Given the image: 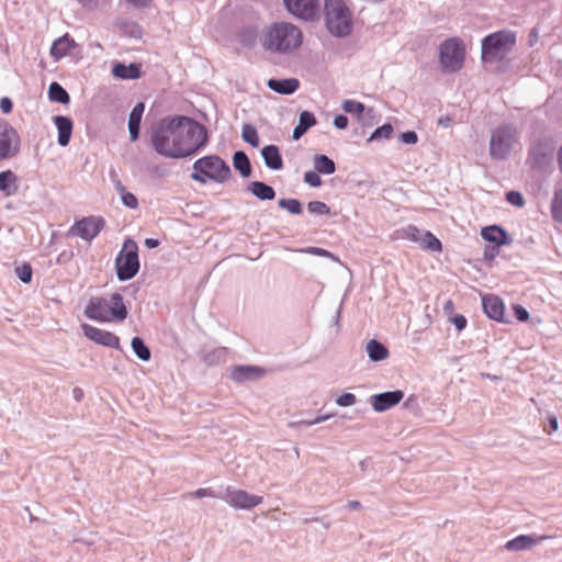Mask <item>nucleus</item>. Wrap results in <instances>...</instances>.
Masks as SVG:
<instances>
[{
  "label": "nucleus",
  "instance_id": "1",
  "mask_svg": "<svg viewBox=\"0 0 562 562\" xmlns=\"http://www.w3.org/2000/svg\"><path fill=\"white\" fill-rule=\"evenodd\" d=\"M207 140L205 126L186 116L161 120L151 134L155 150L169 158L190 156L204 147Z\"/></svg>",
  "mask_w": 562,
  "mask_h": 562
},
{
  "label": "nucleus",
  "instance_id": "2",
  "mask_svg": "<svg viewBox=\"0 0 562 562\" xmlns=\"http://www.w3.org/2000/svg\"><path fill=\"white\" fill-rule=\"evenodd\" d=\"M259 41L268 52L286 54L302 45L303 33L290 22H276L262 31Z\"/></svg>",
  "mask_w": 562,
  "mask_h": 562
},
{
  "label": "nucleus",
  "instance_id": "3",
  "mask_svg": "<svg viewBox=\"0 0 562 562\" xmlns=\"http://www.w3.org/2000/svg\"><path fill=\"white\" fill-rule=\"evenodd\" d=\"M85 315L100 323L123 322L127 317V307L119 293L109 297L92 296L85 307Z\"/></svg>",
  "mask_w": 562,
  "mask_h": 562
},
{
  "label": "nucleus",
  "instance_id": "4",
  "mask_svg": "<svg viewBox=\"0 0 562 562\" xmlns=\"http://www.w3.org/2000/svg\"><path fill=\"white\" fill-rule=\"evenodd\" d=\"M229 166L220 156L207 155L193 164L191 178L201 184L206 182L224 183L231 179Z\"/></svg>",
  "mask_w": 562,
  "mask_h": 562
},
{
  "label": "nucleus",
  "instance_id": "5",
  "mask_svg": "<svg viewBox=\"0 0 562 562\" xmlns=\"http://www.w3.org/2000/svg\"><path fill=\"white\" fill-rule=\"evenodd\" d=\"M326 27L337 37L351 33L352 14L344 0H325Z\"/></svg>",
  "mask_w": 562,
  "mask_h": 562
},
{
  "label": "nucleus",
  "instance_id": "6",
  "mask_svg": "<svg viewBox=\"0 0 562 562\" xmlns=\"http://www.w3.org/2000/svg\"><path fill=\"white\" fill-rule=\"evenodd\" d=\"M516 44V35L512 31H498L487 35L482 42V60L493 63L502 60Z\"/></svg>",
  "mask_w": 562,
  "mask_h": 562
},
{
  "label": "nucleus",
  "instance_id": "7",
  "mask_svg": "<svg viewBox=\"0 0 562 562\" xmlns=\"http://www.w3.org/2000/svg\"><path fill=\"white\" fill-rule=\"evenodd\" d=\"M518 144L517 128L512 124H501L491 134L490 155L493 159L505 160Z\"/></svg>",
  "mask_w": 562,
  "mask_h": 562
},
{
  "label": "nucleus",
  "instance_id": "8",
  "mask_svg": "<svg viewBox=\"0 0 562 562\" xmlns=\"http://www.w3.org/2000/svg\"><path fill=\"white\" fill-rule=\"evenodd\" d=\"M117 278L121 281L132 279L139 269L138 246L132 239L123 243L122 249L115 259Z\"/></svg>",
  "mask_w": 562,
  "mask_h": 562
},
{
  "label": "nucleus",
  "instance_id": "9",
  "mask_svg": "<svg viewBox=\"0 0 562 562\" xmlns=\"http://www.w3.org/2000/svg\"><path fill=\"white\" fill-rule=\"evenodd\" d=\"M465 48L462 41L452 37L445 41L439 48V59L446 71L454 72L463 67Z\"/></svg>",
  "mask_w": 562,
  "mask_h": 562
},
{
  "label": "nucleus",
  "instance_id": "10",
  "mask_svg": "<svg viewBox=\"0 0 562 562\" xmlns=\"http://www.w3.org/2000/svg\"><path fill=\"white\" fill-rule=\"evenodd\" d=\"M21 139L16 130L0 120V161L15 157L20 151Z\"/></svg>",
  "mask_w": 562,
  "mask_h": 562
},
{
  "label": "nucleus",
  "instance_id": "11",
  "mask_svg": "<svg viewBox=\"0 0 562 562\" xmlns=\"http://www.w3.org/2000/svg\"><path fill=\"white\" fill-rule=\"evenodd\" d=\"M226 503L236 509L249 510L260 505L262 496L250 494L245 490L228 486L225 491Z\"/></svg>",
  "mask_w": 562,
  "mask_h": 562
},
{
  "label": "nucleus",
  "instance_id": "12",
  "mask_svg": "<svg viewBox=\"0 0 562 562\" xmlns=\"http://www.w3.org/2000/svg\"><path fill=\"white\" fill-rule=\"evenodd\" d=\"M104 220L101 216H88L76 222L70 228V234L85 240H92L104 227Z\"/></svg>",
  "mask_w": 562,
  "mask_h": 562
},
{
  "label": "nucleus",
  "instance_id": "13",
  "mask_svg": "<svg viewBox=\"0 0 562 562\" xmlns=\"http://www.w3.org/2000/svg\"><path fill=\"white\" fill-rule=\"evenodd\" d=\"M288 11L303 20H313L318 11V0H283Z\"/></svg>",
  "mask_w": 562,
  "mask_h": 562
},
{
  "label": "nucleus",
  "instance_id": "14",
  "mask_svg": "<svg viewBox=\"0 0 562 562\" xmlns=\"http://www.w3.org/2000/svg\"><path fill=\"white\" fill-rule=\"evenodd\" d=\"M81 328L85 336L93 342L105 347L120 348V338L115 334L89 324H82Z\"/></svg>",
  "mask_w": 562,
  "mask_h": 562
},
{
  "label": "nucleus",
  "instance_id": "15",
  "mask_svg": "<svg viewBox=\"0 0 562 562\" xmlns=\"http://www.w3.org/2000/svg\"><path fill=\"white\" fill-rule=\"evenodd\" d=\"M404 397V392L401 390L384 392L375 394L371 397V404L375 412H384L396 404Z\"/></svg>",
  "mask_w": 562,
  "mask_h": 562
},
{
  "label": "nucleus",
  "instance_id": "16",
  "mask_svg": "<svg viewBox=\"0 0 562 562\" xmlns=\"http://www.w3.org/2000/svg\"><path fill=\"white\" fill-rule=\"evenodd\" d=\"M482 305L484 313L491 318L496 322H505L504 319V312L505 306L501 297L497 295L488 294L483 296L482 299Z\"/></svg>",
  "mask_w": 562,
  "mask_h": 562
},
{
  "label": "nucleus",
  "instance_id": "17",
  "mask_svg": "<svg viewBox=\"0 0 562 562\" xmlns=\"http://www.w3.org/2000/svg\"><path fill=\"white\" fill-rule=\"evenodd\" d=\"M553 153V146L549 140H539L529 151V160L535 167L541 166Z\"/></svg>",
  "mask_w": 562,
  "mask_h": 562
},
{
  "label": "nucleus",
  "instance_id": "18",
  "mask_svg": "<svg viewBox=\"0 0 562 562\" xmlns=\"http://www.w3.org/2000/svg\"><path fill=\"white\" fill-rule=\"evenodd\" d=\"M54 123L58 131V144L63 147L67 146L72 134V121L67 116L57 115L54 117Z\"/></svg>",
  "mask_w": 562,
  "mask_h": 562
},
{
  "label": "nucleus",
  "instance_id": "19",
  "mask_svg": "<svg viewBox=\"0 0 562 562\" xmlns=\"http://www.w3.org/2000/svg\"><path fill=\"white\" fill-rule=\"evenodd\" d=\"M268 87L280 94H291L300 87V81L296 78L289 79H269Z\"/></svg>",
  "mask_w": 562,
  "mask_h": 562
},
{
  "label": "nucleus",
  "instance_id": "20",
  "mask_svg": "<svg viewBox=\"0 0 562 562\" xmlns=\"http://www.w3.org/2000/svg\"><path fill=\"white\" fill-rule=\"evenodd\" d=\"M482 237L491 243L496 244L497 246H504L509 244V239L505 229L497 225H491L484 227L481 232Z\"/></svg>",
  "mask_w": 562,
  "mask_h": 562
},
{
  "label": "nucleus",
  "instance_id": "21",
  "mask_svg": "<svg viewBox=\"0 0 562 562\" xmlns=\"http://www.w3.org/2000/svg\"><path fill=\"white\" fill-rule=\"evenodd\" d=\"M144 110H145L144 103L139 102L133 108V110L130 114L128 130H130L131 139L133 142H135L138 138L139 125H140Z\"/></svg>",
  "mask_w": 562,
  "mask_h": 562
},
{
  "label": "nucleus",
  "instance_id": "22",
  "mask_svg": "<svg viewBox=\"0 0 562 562\" xmlns=\"http://www.w3.org/2000/svg\"><path fill=\"white\" fill-rule=\"evenodd\" d=\"M317 121L315 115L310 111H303L300 114L299 124L294 127L293 139H300L308 128L316 125Z\"/></svg>",
  "mask_w": 562,
  "mask_h": 562
},
{
  "label": "nucleus",
  "instance_id": "23",
  "mask_svg": "<svg viewBox=\"0 0 562 562\" xmlns=\"http://www.w3.org/2000/svg\"><path fill=\"white\" fill-rule=\"evenodd\" d=\"M265 371L261 368L252 367V366H240L235 367L232 370V379L237 382H244L246 380L252 379V378H259L263 375Z\"/></svg>",
  "mask_w": 562,
  "mask_h": 562
},
{
  "label": "nucleus",
  "instance_id": "24",
  "mask_svg": "<svg viewBox=\"0 0 562 562\" xmlns=\"http://www.w3.org/2000/svg\"><path fill=\"white\" fill-rule=\"evenodd\" d=\"M267 167L279 170L283 167V161L279 153V148L274 145L265 146L261 150Z\"/></svg>",
  "mask_w": 562,
  "mask_h": 562
},
{
  "label": "nucleus",
  "instance_id": "25",
  "mask_svg": "<svg viewBox=\"0 0 562 562\" xmlns=\"http://www.w3.org/2000/svg\"><path fill=\"white\" fill-rule=\"evenodd\" d=\"M75 46V42L72 38H70L67 34L57 38L52 47H50V55L55 59H60L65 57L71 48Z\"/></svg>",
  "mask_w": 562,
  "mask_h": 562
},
{
  "label": "nucleus",
  "instance_id": "26",
  "mask_svg": "<svg viewBox=\"0 0 562 562\" xmlns=\"http://www.w3.org/2000/svg\"><path fill=\"white\" fill-rule=\"evenodd\" d=\"M0 191L12 195L18 191V177L11 170L0 172Z\"/></svg>",
  "mask_w": 562,
  "mask_h": 562
},
{
  "label": "nucleus",
  "instance_id": "27",
  "mask_svg": "<svg viewBox=\"0 0 562 562\" xmlns=\"http://www.w3.org/2000/svg\"><path fill=\"white\" fill-rule=\"evenodd\" d=\"M112 74L113 76L122 79H137L140 77L139 67L134 64H131L130 66L116 64L112 69Z\"/></svg>",
  "mask_w": 562,
  "mask_h": 562
},
{
  "label": "nucleus",
  "instance_id": "28",
  "mask_svg": "<svg viewBox=\"0 0 562 562\" xmlns=\"http://www.w3.org/2000/svg\"><path fill=\"white\" fill-rule=\"evenodd\" d=\"M313 164L315 170L323 175H331L336 170L334 160L323 154L315 155L313 158Z\"/></svg>",
  "mask_w": 562,
  "mask_h": 562
},
{
  "label": "nucleus",
  "instance_id": "29",
  "mask_svg": "<svg viewBox=\"0 0 562 562\" xmlns=\"http://www.w3.org/2000/svg\"><path fill=\"white\" fill-rule=\"evenodd\" d=\"M233 165L236 170L240 172L244 178L251 173V166L247 155L244 151H236L233 157Z\"/></svg>",
  "mask_w": 562,
  "mask_h": 562
},
{
  "label": "nucleus",
  "instance_id": "30",
  "mask_svg": "<svg viewBox=\"0 0 562 562\" xmlns=\"http://www.w3.org/2000/svg\"><path fill=\"white\" fill-rule=\"evenodd\" d=\"M250 191L260 200H273L276 196L273 188L260 181H254Z\"/></svg>",
  "mask_w": 562,
  "mask_h": 562
},
{
  "label": "nucleus",
  "instance_id": "31",
  "mask_svg": "<svg viewBox=\"0 0 562 562\" xmlns=\"http://www.w3.org/2000/svg\"><path fill=\"white\" fill-rule=\"evenodd\" d=\"M536 539L529 536H518L513 540H509L505 548L508 551H519L531 548L533 544H536Z\"/></svg>",
  "mask_w": 562,
  "mask_h": 562
},
{
  "label": "nucleus",
  "instance_id": "32",
  "mask_svg": "<svg viewBox=\"0 0 562 562\" xmlns=\"http://www.w3.org/2000/svg\"><path fill=\"white\" fill-rule=\"evenodd\" d=\"M367 352L372 361L384 360L389 355L387 349L381 342L374 339L368 342Z\"/></svg>",
  "mask_w": 562,
  "mask_h": 562
},
{
  "label": "nucleus",
  "instance_id": "33",
  "mask_svg": "<svg viewBox=\"0 0 562 562\" xmlns=\"http://www.w3.org/2000/svg\"><path fill=\"white\" fill-rule=\"evenodd\" d=\"M48 97L52 101L63 104H67L70 101L68 92L58 82L49 85Z\"/></svg>",
  "mask_w": 562,
  "mask_h": 562
},
{
  "label": "nucleus",
  "instance_id": "34",
  "mask_svg": "<svg viewBox=\"0 0 562 562\" xmlns=\"http://www.w3.org/2000/svg\"><path fill=\"white\" fill-rule=\"evenodd\" d=\"M420 246L425 249L439 252L442 250L441 241L430 232H425L420 238Z\"/></svg>",
  "mask_w": 562,
  "mask_h": 562
},
{
  "label": "nucleus",
  "instance_id": "35",
  "mask_svg": "<svg viewBox=\"0 0 562 562\" xmlns=\"http://www.w3.org/2000/svg\"><path fill=\"white\" fill-rule=\"evenodd\" d=\"M132 348L140 360L148 361L150 359V351L142 338L134 337L132 339Z\"/></svg>",
  "mask_w": 562,
  "mask_h": 562
},
{
  "label": "nucleus",
  "instance_id": "36",
  "mask_svg": "<svg viewBox=\"0 0 562 562\" xmlns=\"http://www.w3.org/2000/svg\"><path fill=\"white\" fill-rule=\"evenodd\" d=\"M241 137L252 147L259 146V136L256 128L249 124H245L241 130Z\"/></svg>",
  "mask_w": 562,
  "mask_h": 562
},
{
  "label": "nucleus",
  "instance_id": "37",
  "mask_svg": "<svg viewBox=\"0 0 562 562\" xmlns=\"http://www.w3.org/2000/svg\"><path fill=\"white\" fill-rule=\"evenodd\" d=\"M116 188L121 194L122 202L125 206H127L130 209H136L138 206V200L135 196V194L126 191L125 188L121 183H119L116 186Z\"/></svg>",
  "mask_w": 562,
  "mask_h": 562
},
{
  "label": "nucleus",
  "instance_id": "38",
  "mask_svg": "<svg viewBox=\"0 0 562 562\" xmlns=\"http://www.w3.org/2000/svg\"><path fill=\"white\" fill-rule=\"evenodd\" d=\"M342 110L347 113L360 116L364 111V104L355 100H345Z\"/></svg>",
  "mask_w": 562,
  "mask_h": 562
},
{
  "label": "nucleus",
  "instance_id": "39",
  "mask_svg": "<svg viewBox=\"0 0 562 562\" xmlns=\"http://www.w3.org/2000/svg\"><path fill=\"white\" fill-rule=\"evenodd\" d=\"M15 274L18 276V278L24 282V283H30L31 280H32V276H33V270H32V267L30 263H22L21 266H18L15 268Z\"/></svg>",
  "mask_w": 562,
  "mask_h": 562
},
{
  "label": "nucleus",
  "instance_id": "40",
  "mask_svg": "<svg viewBox=\"0 0 562 562\" xmlns=\"http://www.w3.org/2000/svg\"><path fill=\"white\" fill-rule=\"evenodd\" d=\"M279 205L292 214H300L302 212V205L296 199H282L279 201Z\"/></svg>",
  "mask_w": 562,
  "mask_h": 562
},
{
  "label": "nucleus",
  "instance_id": "41",
  "mask_svg": "<svg viewBox=\"0 0 562 562\" xmlns=\"http://www.w3.org/2000/svg\"><path fill=\"white\" fill-rule=\"evenodd\" d=\"M393 134V126L389 123L378 127L371 135L370 140L390 138Z\"/></svg>",
  "mask_w": 562,
  "mask_h": 562
},
{
  "label": "nucleus",
  "instance_id": "42",
  "mask_svg": "<svg viewBox=\"0 0 562 562\" xmlns=\"http://www.w3.org/2000/svg\"><path fill=\"white\" fill-rule=\"evenodd\" d=\"M304 181L311 187L317 188L322 186L319 172H317L316 170L306 171L304 175Z\"/></svg>",
  "mask_w": 562,
  "mask_h": 562
},
{
  "label": "nucleus",
  "instance_id": "43",
  "mask_svg": "<svg viewBox=\"0 0 562 562\" xmlns=\"http://www.w3.org/2000/svg\"><path fill=\"white\" fill-rule=\"evenodd\" d=\"M552 215L554 218H562V191L555 193L552 201Z\"/></svg>",
  "mask_w": 562,
  "mask_h": 562
},
{
  "label": "nucleus",
  "instance_id": "44",
  "mask_svg": "<svg viewBox=\"0 0 562 562\" xmlns=\"http://www.w3.org/2000/svg\"><path fill=\"white\" fill-rule=\"evenodd\" d=\"M307 209L311 213L315 214H327L329 213L328 206L321 201H313L307 204Z\"/></svg>",
  "mask_w": 562,
  "mask_h": 562
},
{
  "label": "nucleus",
  "instance_id": "45",
  "mask_svg": "<svg viewBox=\"0 0 562 562\" xmlns=\"http://www.w3.org/2000/svg\"><path fill=\"white\" fill-rule=\"evenodd\" d=\"M506 200L518 207H521L525 203L522 195L517 191H509L506 193Z\"/></svg>",
  "mask_w": 562,
  "mask_h": 562
},
{
  "label": "nucleus",
  "instance_id": "46",
  "mask_svg": "<svg viewBox=\"0 0 562 562\" xmlns=\"http://www.w3.org/2000/svg\"><path fill=\"white\" fill-rule=\"evenodd\" d=\"M184 497H195V498L215 497V493L211 488H198L196 491H194L192 493L186 494Z\"/></svg>",
  "mask_w": 562,
  "mask_h": 562
},
{
  "label": "nucleus",
  "instance_id": "47",
  "mask_svg": "<svg viewBox=\"0 0 562 562\" xmlns=\"http://www.w3.org/2000/svg\"><path fill=\"white\" fill-rule=\"evenodd\" d=\"M357 398L355 396V394L352 393H344L342 395H340L337 400H336V403L339 405V406H351L356 403Z\"/></svg>",
  "mask_w": 562,
  "mask_h": 562
},
{
  "label": "nucleus",
  "instance_id": "48",
  "mask_svg": "<svg viewBox=\"0 0 562 562\" xmlns=\"http://www.w3.org/2000/svg\"><path fill=\"white\" fill-rule=\"evenodd\" d=\"M513 311L519 322H527L529 319V312L524 306L516 304L513 306Z\"/></svg>",
  "mask_w": 562,
  "mask_h": 562
},
{
  "label": "nucleus",
  "instance_id": "49",
  "mask_svg": "<svg viewBox=\"0 0 562 562\" xmlns=\"http://www.w3.org/2000/svg\"><path fill=\"white\" fill-rule=\"evenodd\" d=\"M405 235L408 239L416 243H420L423 233L416 226H408L405 229Z\"/></svg>",
  "mask_w": 562,
  "mask_h": 562
},
{
  "label": "nucleus",
  "instance_id": "50",
  "mask_svg": "<svg viewBox=\"0 0 562 562\" xmlns=\"http://www.w3.org/2000/svg\"><path fill=\"white\" fill-rule=\"evenodd\" d=\"M400 138L404 144H409V145L416 144L418 140V136L414 131H408V132L402 133L400 135Z\"/></svg>",
  "mask_w": 562,
  "mask_h": 562
},
{
  "label": "nucleus",
  "instance_id": "51",
  "mask_svg": "<svg viewBox=\"0 0 562 562\" xmlns=\"http://www.w3.org/2000/svg\"><path fill=\"white\" fill-rule=\"evenodd\" d=\"M334 125L339 130L346 128L348 126V117L341 114L337 115L334 119Z\"/></svg>",
  "mask_w": 562,
  "mask_h": 562
},
{
  "label": "nucleus",
  "instance_id": "52",
  "mask_svg": "<svg viewBox=\"0 0 562 562\" xmlns=\"http://www.w3.org/2000/svg\"><path fill=\"white\" fill-rule=\"evenodd\" d=\"M306 252L322 257H331L328 250L318 247H310L306 249Z\"/></svg>",
  "mask_w": 562,
  "mask_h": 562
},
{
  "label": "nucleus",
  "instance_id": "53",
  "mask_svg": "<svg viewBox=\"0 0 562 562\" xmlns=\"http://www.w3.org/2000/svg\"><path fill=\"white\" fill-rule=\"evenodd\" d=\"M452 323L457 329L462 330L467 326V318L463 315H457L452 318Z\"/></svg>",
  "mask_w": 562,
  "mask_h": 562
},
{
  "label": "nucleus",
  "instance_id": "54",
  "mask_svg": "<svg viewBox=\"0 0 562 562\" xmlns=\"http://www.w3.org/2000/svg\"><path fill=\"white\" fill-rule=\"evenodd\" d=\"M12 102L9 98H2L0 100V109L3 113H10L12 111Z\"/></svg>",
  "mask_w": 562,
  "mask_h": 562
},
{
  "label": "nucleus",
  "instance_id": "55",
  "mask_svg": "<svg viewBox=\"0 0 562 562\" xmlns=\"http://www.w3.org/2000/svg\"><path fill=\"white\" fill-rule=\"evenodd\" d=\"M550 423V429L548 430V434H551L558 429V419L555 416L549 417Z\"/></svg>",
  "mask_w": 562,
  "mask_h": 562
},
{
  "label": "nucleus",
  "instance_id": "56",
  "mask_svg": "<svg viewBox=\"0 0 562 562\" xmlns=\"http://www.w3.org/2000/svg\"><path fill=\"white\" fill-rule=\"evenodd\" d=\"M145 244L149 248H155V247H157L159 245V241L157 239L147 238L145 240Z\"/></svg>",
  "mask_w": 562,
  "mask_h": 562
},
{
  "label": "nucleus",
  "instance_id": "57",
  "mask_svg": "<svg viewBox=\"0 0 562 562\" xmlns=\"http://www.w3.org/2000/svg\"><path fill=\"white\" fill-rule=\"evenodd\" d=\"M127 1L136 7H145L149 0H127Z\"/></svg>",
  "mask_w": 562,
  "mask_h": 562
},
{
  "label": "nucleus",
  "instance_id": "58",
  "mask_svg": "<svg viewBox=\"0 0 562 562\" xmlns=\"http://www.w3.org/2000/svg\"><path fill=\"white\" fill-rule=\"evenodd\" d=\"M329 416H321V417H317L316 419L312 420V422H306L305 424L307 426H311V425H314V424H318V423H322V422H325L326 419H328Z\"/></svg>",
  "mask_w": 562,
  "mask_h": 562
},
{
  "label": "nucleus",
  "instance_id": "59",
  "mask_svg": "<svg viewBox=\"0 0 562 562\" xmlns=\"http://www.w3.org/2000/svg\"><path fill=\"white\" fill-rule=\"evenodd\" d=\"M558 164H559V169L562 173V145L560 146V148L558 150Z\"/></svg>",
  "mask_w": 562,
  "mask_h": 562
},
{
  "label": "nucleus",
  "instance_id": "60",
  "mask_svg": "<svg viewBox=\"0 0 562 562\" xmlns=\"http://www.w3.org/2000/svg\"><path fill=\"white\" fill-rule=\"evenodd\" d=\"M347 506L350 509H358V508H360L361 505H360V503L358 501H351V502L348 503Z\"/></svg>",
  "mask_w": 562,
  "mask_h": 562
},
{
  "label": "nucleus",
  "instance_id": "61",
  "mask_svg": "<svg viewBox=\"0 0 562 562\" xmlns=\"http://www.w3.org/2000/svg\"><path fill=\"white\" fill-rule=\"evenodd\" d=\"M452 310H453V302L452 301L446 302L445 311H452Z\"/></svg>",
  "mask_w": 562,
  "mask_h": 562
},
{
  "label": "nucleus",
  "instance_id": "62",
  "mask_svg": "<svg viewBox=\"0 0 562 562\" xmlns=\"http://www.w3.org/2000/svg\"><path fill=\"white\" fill-rule=\"evenodd\" d=\"M76 398L79 400L80 395L82 394L81 390H76Z\"/></svg>",
  "mask_w": 562,
  "mask_h": 562
},
{
  "label": "nucleus",
  "instance_id": "63",
  "mask_svg": "<svg viewBox=\"0 0 562 562\" xmlns=\"http://www.w3.org/2000/svg\"><path fill=\"white\" fill-rule=\"evenodd\" d=\"M439 123L442 124L443 126H448V123H443L442 119L439 120Z\"/></svg>",
  "mask_w": 562,
  "mask_h": 562
}]
</instances>
